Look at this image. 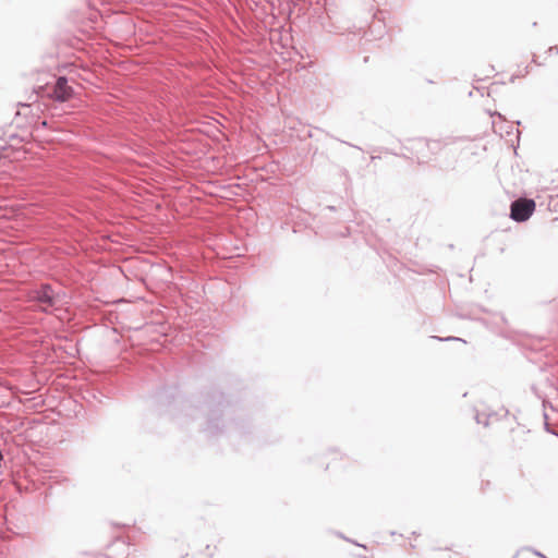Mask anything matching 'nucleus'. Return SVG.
I'll return each instance as SVG.
<instances>
[{
  "label": "nucleus",
  "mask_w": 558,
  "mask_h": 558,
  "mask_svg": "<svg viewBox=\"0 0 558 558\" xmlns=\"http://www.w3.org/2000/svg\"><path fill=\"white\" fill-rule=\"evenodd\" d=\"M535 435L525 425L514 423L505 435L506 445L512 450H526L535 444Z\"/></svg>",
  "instance_id": "nucleus-1"
},
{
  "label": "nucleus",
  "mask_w": 558,
  "mask_h": 558,
  "mask_svg": "<svg viewBox=\"0 0 558 558\" xmlns=\"http://www.w3.org/2000/svg\"><path fill=\"white\" fill-rule=\"evenodd\" d=\"M535 202L529 198H519L511 204L510 217L519 222L527 220L535 210Z\"/></svg>",
  "instance_id": "nucleus-2"
},
{
  "label": "nucleus",
  "mask_w": 558,
  "mask_h": 558,
  "mask_svg": "<svg viewBox=\"0 0 558 558\" xmlns=\"http://www.w3.org/2000/svg\"><path fill=\"white\" fill-rule=\"evenodd\" d=\"M72 87L68 85L66 78L59 77L53 89L54 99L60 101L69 100L72 97Z\"/></svg>",
  "instance_id": "nucleus-3"
},
{
  "label": "nucleus",
  "mask_w": 558,
  "mask_h": 558,
  "mask_svg": "<svg viewBox=\"0 0 558 558\" xmlns=\"http://www.w3.org/2000/svg\"><path fill=\"white\" fill-rule=\"evenodd\" d=\"M414 147L424 158H428L427 154H424V148H428L433 150V154L439 151L442 147L441 142L439 141H429V140H416L414 141Z\"/></svg>",
  "instance_id": "nucleus-4"
},
{
  "label": "nucleus",
  "mask_w": 558,
  "mask_h": 558,
  "mask_svg": "<svg viewBox=\"0 0 558 558\" xmlns=\"http://www.w3.org/2000/svg\"><path fill=\"white\" fill-rule=\"evenodd\" d=\"M37 299L41 304L43 310L46 311L53 304L52 290L48 287L44 288L40 292H38Z\"/></svg>",
  "instance_id": "nucleus-5"
},
{
  "label": "nucleus",
  "mask_w": 558,
  "mask_h": 558,
  "mask_svg": "<svg viewBox=\"0 0 558 558\" xmlns=\"http://www.w3.org/2000/svg\"><path fill=\"white\" fill-rule=\"evenodd\" d=\"M28 135V132L27 130H23V132L21 134H12L10 135V137H20L22 141L26 138V136Z\"/></svg>",
  "instance_id": "nucleus-6"
},
{
  "label": "nucleus",
  "mask_w": 558,
  "mask_h": 558,
  "mask_svg": "<svg viewBox=\"0 0 558 558\" xmlns=\"http://www.w3.org/2000/svg\"><path fill=\"white\" fill-rule=\"evenodd\" d=\"M20 116H21V113H20V112H17V113H16L15 121H14V123H15L17 126H20V121H19V120H20Z\"/></svg>",
  "instance_id": "nucleus-7"
}]
</instances>
